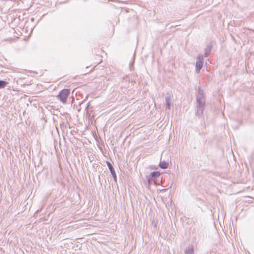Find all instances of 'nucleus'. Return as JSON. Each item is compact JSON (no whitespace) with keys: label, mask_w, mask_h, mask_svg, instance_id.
<instances>
[{"label":"nucleus","mask_w":254,"mask_h":254,"mask_svg":"<svg viewBox=\"0 0 254 254\" xmlns=\"http://www.w3.org/2000/svg\"><path fill=\"white\" fill-rule=\"evenodd\" d=\"M196 111L195 115L198 118H200L203 116V111L206 105V97L201 86L198 87L196 95Z\"/></svg>","instance_id":"f257e3e1"},{"label":"nucleus","mask_w":254,"mask_h":254,"mask_svg":"<svg viewBox=\"0 0 254 254\" xmlns=\"http://www.w3.org/2000/svg\"><path fill=\"white\" fill-rule=\"evenodd\" d=\"M70 94V89H64L62 90L58 95L57 96L58 99L64 104L66 103L67 98Z\"/></svg>","instance_id":"f03ea898"},{"label":"nucleus","mask_w":254,"mask_h":254,"mask_svg":"<svg viewBox=\"0 0 254 254\" xmlns=\"http://www.w3.org/2000/svg\"><path fill=\"white\" fill-rule=\"evenodd\" d=\"M203 65V59L202 55H199L196 59V62L195 64V70L197 73L200 72V69L202 67Z\"/></svg>","instance_id":"7ed1b4c3"},{"label":"nucleus","mask_w":254,"mask_h":254,"mask_svg":"<svg viewBox=\"0 0 254 254\" xmlns=\"http://www.w3.org/2000/svg\"><path fill=\"white\" fill-rule=\"evenodd\" d=\"M160 173L159 171H154L151 172L149 175L146 176V178L147 181H149L150 180H152L155 185H157L156 180L160 176Z\"/></svg>","instance_id":"20e7f679"},{"label":"nucleus","mask_w":254,"mask_h":254,"mask_svg":"<svg viewBox=\"0 0 254 254\" xmlns=\"http://www.w3.org/2000/svg\"><path fill=\"white\" fill-rule=\"evenodd\" d=\"M106 164L114 179V180L116 182L117 181V177L116 172L112 164L109 161H106Z\"/></svg>","instance_id":"39448f33"},{"label":"nucleus","mask_w":254,"mask_h":254,"mask_svg":"<svg viewBox=\"0 0 254 254\" xmlns=\"http://www.w3.org/2000/svg\"><path fill=\"white\" fill-rule=\"evenodd\" d=\"M165 102L167 109L170 110L171 108V98L170 95L168 93L167 94V96L165 97Z\"/></svg>","instance_id":"423d86ee"},{"label":"nucleus","mask_w":254,"mask_h":254,"mask_svg":"<svg viewBox=\"0 0 254 254\" xmlns=\"http://www.w3.org/2000/svg\"><path fill=\"white\" fill-rule=\"evenodd\" d=\"M158 166L160 168L165 169L168 167L169 163L165 160H163L159 162Z\"/></svg>","instance_id":"0eeeda50"},{"label":"nucleus","mask_w":254,"mask_h":254,"mask_svg":"<svg viewBox=\"0 0 254 254\" xmlns=\"http://www.w3.org/2000/svg\"><path fill=\"white\" fill-rule=\"evenodd\" d=\"M185 254H194L193 247L192 246H189L185 251Z\"/></svg>","instance_id":"6e6552de"},{"label":"nucleus","mask_w":254,"mask_h":254,"mask_svg":"<svg viewBox=\"0 0 254 254\" xmlns=\"http://www.w3.org/2000/svg\"><path fill=\"white\" fill-rule=\"evenodd\" d=\"M211 47V46L207 45L206 51L203 56V57L206 58L210 55Z\"/></svg>","instance_id":"1a4fd4ad"},{"label":"nucleus","mask_w":254,"mask_h":254,"mask_svg":"<svg viewBox=\"0 0 254 254\" xmlns=\"http://www.w3.org/2000/svg\"><path fill=\"white\" fill-rule=\"evenodd\" d=\"M8 84V82L5 80H0V89L4 88L6 85Z\"/></svg>","instance_id":"9d476101"},{"label":"nucleus","mask_w":254,"mask_h":254,"mask_svg":"<svg viewBox=\"0 0 254 254\" xmlns=\"http://www.w3.org/2000/svg\"><path fill=\"white\" fill-rule=\"evenodd\" d=\"M133 63H134V62H131V63H129V67H130V70H131V68H132V66H133Z\"/></svg>","instance_id":"9b49d317"},{"label":"nucleus","mask_w":254,"mask_h":254,"mask_svg":"<svg viewBox=\"0 0 254 254\" xmlns=\"http://www.w3.org/2000/svg\"><path fill=\"white\" fill-rule=\"evenodd\" d=\"M109 1H113L115 2H119L118 0H108Z\"/></svg>","instance_id":"f8f14e48"},{"label":"nucleus","mask_w":254,"mask_h":254,"mask_svg":"<svg viewBox=\"0 0 254 254\" xmlns=\"http://www.w3.org/2000/svg\"><path fill=\"white\" fill-rule=\"evenodd\" d=\"M152 180H150L149 181H147L148 185H151L152 184Z\"/></svg>","instance_id":"ddd939ff"},{"label":"nucleus","mask_w":254,"mask_h":254,"mask_svg":"<svg viewBox=\"0 0 254 254\" xmlns=\"http://www.w3.org/2000/svg\"><path fill=\"white\" fill-rule=\"evenodd\" d=\"M89 106V103H88V104L87 106L86 107V108H85V110H87V109H88V108Z\"/></svg>","instance_id":"4468645a"},{"label":"nucleus","mask_w":254,"mask_h":254,"mask_svg":"<svg viewBox=\"0 0 254 254\" xmlns=\"http://www.w3.org/2000/svg\"><path fill=\"white\" fill-rule=\"evenodd\" d=\"M80 109H78V112H80Z\"/></svg>","instance_id":"2eb2a0df"}]
</instances>
